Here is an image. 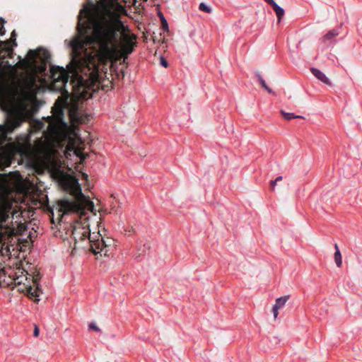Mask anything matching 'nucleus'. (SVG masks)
I'll return each mask as SVG.
<instances>
[{
	"instance_id": "nucleus-1",
	"label": "nucleus",
	"mask_w": 362,
	"mask_h": 362,
	"mask_svg": "<svg viewBox=\"0 0 362 362\" xmlns=\"http://www.w3.org/2000/svg\"><path fill=\"white\" fill-rule=\"evenodd\" d=\"M37 78L35 74L20 77L16 66L10 63L0 64V86L8 87L15 93H35L39 88Z\"/></svg>"
},
{
	"instance_id": "nucleus-2",
	"label": "nucleus",
	"mask_w": 362,
	"mask_h": 362,
	"mask_svg": "<svg viewBox=\"0 0 362 362\" xmlns=\"http://www.w3.org/2000/svg\"><path fill=\"white\" fill-rule=\"evenodd\" d=\"M23 122V117L18 113H11L7 123L0 125V168L8 165L12 156L13 144L11 142V138L8 134L11 133L16 128L21 126Z\"/></svg>"
},
{
	"instance_id": "nucleus-3",
	"label": "nucleus",
	"mask_w": 362,
	"mask_h": 362,
	"mask_svg": "<svg viewBox=\"0 0 362 362\" xmlns=\"http://www.w3.org/2000/svg\"><path fill=\"white\" fill-rule=\"evenodd\" d=\"M73 198L71 199H62L58 202V211L62 214L76 213L80 214V218L85 216L86 211L93 212L94 204L90 199L86 197L81 192L79 186H76L71 190Z\"/></svg>"
},
{
	"instance_id": "nucleus-4",
	"label": "nucleus",
	"mask_w": 362,
	"mask_h": 362,
	"mask_svg": "<svg viewBox=\"0 0 362 362\" xmlns=\"http://www.w3.org/2000/svg\"><path fill=\"white\" fill-rule=\"evenodd\" d=\"M72 54L71 64L74 66V71L93 77L96 72L97 66L93 57L86 54L84 45L78 42H74L72 45Z\"/></svg>"
},
{
	"instance_id": "nucleus-5",
	"label": "nucleus",
	"mask_w": 362,
	"mask_h": 362,
	"mask_svg": "<svg viewBox=\"0 0 362 362\" xmlns=\"http://www.w3.org/2000/svg\"><path fill=\"white\" fill-rule=\"evenodd\" d=\"M14 200L8 197L0 195V239L6 240L18 233V230L12 225L5 224L10 215L15 216L18 211L13 209Z\"/></svg>"
},
{
	"instance_id": "nucleus-6",
	"label": "nucleus",
	"mask_w": 362,
	"mask_h": 362,
	"mask_svg": "<svg viewBox=\"0 0 362 362\" xmlns=\"http://www.w3.org/2000/svg\"><path fill=\"white\" fill-rule=\"evenodd\" d=\"M95 233L90 234L89 224L87 218L84 217L83 221H76L72 226L71 238L74 240V250L76 248L90 250V237H94Z\"/></svg>"
},
{
	"instance_id": "nucleus-7",
	"label": "nucleus",
	"mask_w": 362,
	"mask_h": 362,
	"mask_svg": "<svg viewBox=\"0 0 362 362\" xmlns=\"http://www.w3.org/2000/svg\"><path fill=\"white\" fill-rule=\"evenodd\" d=\"M90 251L97 255L98 253L104 256H108L109 252H111L112 250L115 247V240L107 237L104 238L102 235L98 233H95L94 237H90Z\"/></svg>"
},
{
	"instance_id": "nucleus-8",
	"label": "nucleus",
	"mask_w": 362,
	"mask_h": 362,
	"mask_svg": "<svg viewBox=\"0 0 362 362\" xmlns=\"http://www.w3.org/2000/svg\"><path fill=\"white\" fill-rule=\"evenodd\" d=\"M27 57V59L21 60L19 63L26 66H35L37 63L36 60L37 59H39L43 64L42 70L45 69L47 63H48L51 59L50 54L44 48H38L35 50L30 49L28 52Z\"/></svg>"
},
{
	"instance_id": "nucleus-9",
	"label": "nucleus",
	"mask_w": 362,
	"mask_h": 362,
	"mask_svg": "<svg viewBox=\"0 0 362 362\" xmlns=\"http://www.w3.org/2000/svg\"><path fill=\"white\" fill-rule=\"evenodd\" d=\"M50 73L52 89L58 91L64 90L69 78L67 70L62 66H52L50 67Z\"/></svg>"
},
{
	"instance_id": "nucleus-10",
	"label": "nucleus",
	"mask_w": 362,
	"mask_h": 362,
	"mask_svg": "<svg viewBox=\"0 0 362 362\" xmlns=\"http://www.w3.org/2000/svg\"><path fill=\"white\" fill-rule=\"evenodd\" d=\"M16 36L17 34L16 31L13 30L9 40L5 41L0 40V64H6V63H9L6 59L13 57V47L17 46Z\"/></svg>"
},
{
	"instance_id": "nucleus-11",
	"label": "nucleus",
	"mask_w": 362,
	"mask_h": 362,
	"mask_svg": "<svg viewBox=\"0 0 362 362\" xmlns=\"http://www.w3.org/2000/svg\"><path fill=\"white\" fill-rule=\"evenodd\" d=\"M26 275H29V279L32 280L33 285L28 281V277L25 276V280L28 281V284H23V288L19 287L18 290L21 292L26 293L29 298L38 297L41 292L39 288V281L41 279L40 274L39 272L35 271L33 274H28L26 272Z\"/></svg>"
},
{
	"instance_id": "nucleus-12",
	"label": "nucleus",
	"mask_w": 362,
	"mask_h": 362,
	"mask_svg": "<svg viewBox=\"0 0 362 362\" xmlns=\"http://www.w3.org/2000/svg\"><path fill=\"white\" fill-rule=\"evenodd\" d=\"M136 36L135 35H129L125 34L123 35L122 42L121 45V56L126 59L134 49L136 45Z\"/></svg>"
},
{
	"instance_id": "nucleus-13",
	"label": "nucleus",
	"mask_w": 362,
	"mask_h": 362,
	"mask_svg": "<svg viewBox=\"0 0 362 362\" xmlns=\"http://www.w3.org/2000/svg\"><path fill=\"white\" fill-rule=\"evenodd\" d=\"M70 119L74 123H87L89 121V115L84 114L76 105L69 110Z\"/></svg>"
},
{
	"instance_id": "nucleus-14",
	"label": "nucleus",
	"mask_w": 362,
	"mask_h": 362,
	"mask_svg": "<svg viewBox=\"0 0 362 362\" xmlns=\"http://www.w3.org/2000/svg\"><path fill=\"white\" fill-rule=\"evenodd\" d=\"M67 105L66 99L62 100L61 98H58L54 106L52 108L53 117L56 119L57 122H63L64 117V108Z\"/></svg>"
},
{
	"instance_id": "nucleus-15",
	"label": "nucleus",
	"mask_w": 362,
	"mask_h": 362,
	"mask_svg": "<svg viewBox=\"0 0 362 362\" xmlns=\"http://www.w3.org/2000/svg\"><path fill=\"white\" fill-rule=\"evenodd\" d=\"M290 296H284L280 298H278L276 300L275 305L273 307L272 312L274 314V317L276 319L279 315V310L281 308H283L286 303L289 299Z\"/></svg>"
},
{
	"instance_id": "nucleus-16",
	"label": "nucleus",
	"mask_w": 362,
	"mask_h": 362,
	"mask_svg": "<svg viewBox=\"0 0 362 362\" xmlns=\"http://www.w3.org/2000/svg\"><path fill=\"white\" fill-rule=\"evenodd\" d=\"M311 71V73L316 77L319 80H320L322 82L326 83V84H328V85H330L331 83L329 80V78L325 76V74L324 73H322L321 71H320L319 69H315V68H312L310 69Z\"/></svg>"
},
{
	"instance_id": "nucleus-17",
	"label": "nucleus",
	"mask_w": 362,
	"mask_h": 362,
	"mask_svg": "<svg viewBox=\"0 0 362 362\" xmlns=\"http://www.w3.org/2000/svg\"><path fill=\"white\" fill-rule=\"evenodd\" d=\"M0 105L1 108L8 111L12 106L11 99L7 96H4L0 99Z\"/></svg>"
},
{
	"instance_id": "nucleus-18",
	"label": "nucleus",
	"mask_w": 362,
	"mask_h": 362,
	"mask_svg": "<svg viewBox=\"0 0 362 362\" xmlns=\"http://www.w3.org/2000/svg\"><path fill=\"white\" fill-rule=\"evenodd\" d=\"M334 249L336 250L334 252L335 263L338 267H341L342 264V258L337 244L334 245Z\"/></svg>"
},
{
	"instance_id": "nucleus-19",
	"label": "nucleus",
	"mask_w": 362,
	"mask_h": 362,
	"mask_svg": "<svg viewBox=\"0 0 362 362\" xmlns=\"http://www.w3.org/2000/svg\"><path fill=\"white\" fill-rule=\"evenodd\" d=\"M271 6L273 8L274 11H275L276 15L278 18V21L279 23L282 16L284 15V10L281 7L278 6L276 2H274V4H272Z\"/></svg>"
},
{
	"instance_id": "nucleus-20",
	"label": "nucleus",
	"mask_w": 362,
	"mask_h": 362,
	"mask_svg": "<svg viewBox=\"0 0 362 362\" xmlns=\"http://www.w3.org/2000/svg\"><path fill=\"white\" fill-rule=\"evenodd\" d=\"M339 35V32L337 29H333L329 30L324 37L323 42H326L327 41H331L334 37Z\"/></svg>"
},
{
	"instance_id": "nucleus-21",
	"label": "nucleus",
	"mask_w": 362,
	"mask_h": 362,
	"mask_svg": "<svg viewBox=\"0 0 362 362\" xmlns=\"http://www.w3.org/2000/svg\"><path fill=\"white\" fill-rule=\"evenodd\" d=\"M280 113L284 117V118L286 120H291V119H294V118H303L302 116L296 115L293 113L286 112L284 110H281Z\"/></svg>"
},
{
	"instance_id": "nucleus-22",
	"label": "nucleus",
	"mask_w": 362,
	"mask_h": 362,
	"mask_svg": "<svg viewBox=\"0 0 362 362\" xmlns=\"http://www.w3.org/2000/svg\"><path fill=\"white\" fill-rule=\"evenodd\" d=\"M258 80L261 83L262 86L269 93L274 94V92L267 85L265 81L262 78V77L259 74H257Z\"/></svg>"
},
{
	"instance_id": "nucleus-23",
	"label": "nucleus",
	"mask_w": 362,
	"mask_h": 362,
	"mask_svg": "<svg viewBox=\"0 0 362 362\" xmlns=\"http://www.w3.org/2000/svg\"><path fill=\"white\" fill-rule=\"evenodd\" d=\"M74 152L81 160H85L88 157V154L83 153L81 148H76Z\"/></svg>"
},
{
	"instance_id": "nucleus-24",
	"label": "nucleus",
	"mask_w": 362,
	"mask_h": 362,
	"mask_svg": "<svg viewBox=\"0 0 362 362\" xmlns=\"http://www.w3.org/2000/svg\"><path fill=\"white\" fill-rule=\"evenodd\" d=\"M199 8L200 11L207 13H211L212 11L211 7L205 4L204 3H201L199 6Z\"/></svg>"
},
{
	"instance_id": "nucleus-25",
	"label": "nucleus",
	"mask_w": 362,
	"mask_h": 362,
	"mask_svg": "<svg viewBox=\"0 0 362 362\" xmlns=\"http://www.w3.org/2000/svg\"><path fill=\"white\" fill-rule=\"evenodd\" d=\"M5 20L3 18H0V35H4L6 33L5 28H4V23Z\"/></svg>"
},
{
	"instance_id": "nucleus-26",
	"label": "nucleus",
	"mask_w": 362,
	"mask_h": 362,
	"mask_svg": "<svg viewBox=\"0 0 362 362\" xmlns=\"http://www.w3.org/2000/svg\"><path fill=\"white\" fill-rule=\"evenodd\" d=\"M88 327H89V329H93L97 332H100V329L98 327V325L95 322H91Z\"/></svg>"
},
{
	"instance_id": "nucleus-27",
	"label": "nucleus",
	"mask_w": 362,
	"mask_h": 362,
	"mask_svg": "<svg viewBox=\"0 0 362 362\" xmlns=\"http://www.w3.org/2000/svg\"><path fill=\"white\" fill-rule=\"evenodd\" d=\"M161 25L164 30H168V24L165 18H161Z\"/></svg>"
},
{
	"instance_id": "nucleus-28",
	"label": "nucleus",
	"mask_w": 362,
	"mask_h": 362,
	"mask_svg": "<svg viewBox=\"0 0 362 362\" xmlns=\"http://www.w3.org/2000/svg\"><path fill=\"white\" fill-rule=\"evenodd\" d=\"M47 129L52 134H55L57 133V128L51 124L47 126Z\"/></svg>"
},
{
	"instance_id": "nucleus-29",
	"label": "nucleus",
	"mask_w": 362,
	"mask_h": 362,
	"mask_svg": "<svg viewBox=\"0 0 362 362\" xmlns=\"http://www.w3.org/2000/svg\"><path fill=\"white\" fill-rule=\"evenodd\" d=\"M276 182H277L275 180L270 181V189H271L272 191H274L275 187L276 185Z\"/></svg>"
},
{
	"instance_id": "nucleus-30",
	"label": "nucleus",
	"mask_w": 362,
	"mask_h": 362,
	"mask_svg": "<svg viewBox=\"0 0 362 362\" xmlns=\"http://www.w3.org/2000/svg\"><path fill=\"white\" fill-rule=\"evenodd\" d=\"M160 64L165 68L168 66V62L163 57L160 59Z\"/></svg>"
},
{
	"instance_id": "nucleus-31",
	"label": "nucleus",
	"mask_w": 362,
	"mask_h": 362,
	"mask_svg": "<svg viewBox=\"0 0 362 362\" xmlns=\"http://www.w3.org/2000/svg\"><path fill=\"white\" fill-rule=\"evenodd\" d=\"M40 330L37 325L35 326L34 331H33V335L37 337L39 336Z\"/></svg>"
},
{
	"instance_id": "nucleus-32",
	"label": "nucleus",
	"mask_w": 362,
	"mask_h": 362,
	"mask_svg": "<svg viewBox=\"0 0 362 362\" xmlns=\"http://www.w3.org/2000/svg\"><path fill=\"white\" fill-rule=\"evenodd\" d=\"M44 126V124L42 122H38L37 124V129H41L42 127Z\"/></svg>"
},
{
	"instance_id": "nucleus-33",
	"label": "nucleus",
	"mask_w": 362,
	"mask_h": 362,
	"mask_svg": "<svg viewBox=\"0 0 362 362\" xmlns=\"http://www.w3.org/2000/svg\"><path fill=\"white\" fill-rule=\"evenodd\" d=\"M21 277H17L15 281H16V284H18V286H20L21 285V283H22V281L20 280Z\"/></svg>"
},
{
	"instance_id": "nucleus-34",
	"label": "nucleus",
	"mask_w": 362,
	"mask_h": 362,
	"mask_svg": "<svg viewBox=\"0 0 362 362\" xmlns=\"http://www.w3.org/2000/svg\"><path fill=\"white\" fill-rule=\"evenodd\" d=\"M267 4H269L270 6H272V4H274V3L275 2L274 0H264Z\"/></svg>"
},
{
	"instance_id": "nucleus-35",
	"label": "nucleus",
	"mask_w": 362,
	"mask_h": 362,
	"mask_svg": "<svg viewBox=\"0 0 362 362\" xmlns=\"http://www.w3.org/2000/svg\"><path fill=\"white\" fill-rule=\"evenodd\" d=\"M282 180H283V177H282V176H278V177L275 179V180H276V182L281 181Z\"/></svg>"
},
{
	"instance_id": "nucleus-36",
	"label": "nucleus",
	"mask_w": 362,
	"mask_h": 362,
	"mask_svg": "<svg viewBox=\"0 0 362 362\" xmlns=\"http://www.w3.org/2000/svg\"><path fill=\"white\" fill-rule=\"evenodd\" d=\"M18 228H19V230H21V228H24V226H23V224H20L18 226Z\"/></svg>"
},
{
	"instance_id": "nucleus-37",
	"label": "nucleus",
	"mask_w": 362,
	"mask_h": 362,
	"mask_svg": "<svg viewBox=\"0 0 362 362\" xmlns=\"http://www.w3.org/2000/svg\"><path fill=\"white\" fill-rule=\"evenodd\" d=\"M159 16H160V19L164 18V16H163V14L161 13H159Z\"/></svg>"
}]
</instances>
